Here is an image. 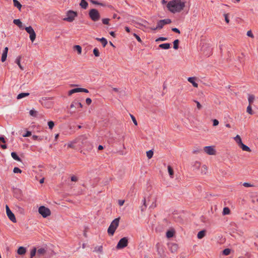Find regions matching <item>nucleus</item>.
<instances>
[{
    "label": "nucleus",
    "mask_w": 258,
    "mask_h": 258,
    "mask_svg": "<svg viewBox=\"0 0 258 258\" xmlns=\"http://www.w3.org/2000/svg\"><path fill=\"white\" fill-rule=\"evenodd\" d=\"M38 212L43 218H46L51 215V211L49 209L43 206L39 208Z\"/></svg>",
    "instance_id": "4"
},
{
    "label": "nucleus",
    "mask_w": 258,
    "mask_h": 258,
    "mask_svg": "<svg viewBox=\"0 0 258 258\" xmlns=\"http://www.w3.org/2000/svg\"><path fill=\"white\" fill-rule=\"evenodd\" d=\"M167 40V38L165 37H159L158 39L156 40V41H165Z\"/></svg>",
    "instance_id": "54"
},
{
    "label": "nucleus",
    "mask_w": 258,
    "mask_h": 258,
    "mask_svg": "<svg viewBox=\"0 0 258 258\" xmlns=\"http://www.w3.org/2000/svg\"><path fill=\"white\" fill-rule=\"evenodd\" d=\"M131 117H132V119L133 120V122L134 123V124L136 125H137L138 124V123H137V121L135 118V117L133 116V115H131Z\"/></svg>",
    "instance_id": "56"
},
{
    "label": "nucleus",
    "mask_w": 258,
    "mask_h": 258,
    "mask_svg": "<svg viewBox=\"0 0 258 258\" xmlns=\"http://www.w3.org/2000/svg\"><path fill=\"white\" fill-rule=\"evenodd\" d=\"M142 201H143V206L141 207V211H144L147 208L146 198H144Z\"/></svg>",
    "instance_id": "34"
},
{
    "label": "nucleus",
    "mask_w": 258,
    "mask_h": 258,
    "mask_svg": "<svg viewBox=\"0 0 258 258\" xmlns=\"http://www.w3.org/2000/svg\"><path fill=\"white\" fill-rule=\"evenodd\" d=\"M86 102L87 104L90 105L92 102V100L90 98H88L86 99Z\"/></svg>",
    "instance_id": "57"
},
{
    "label": "nucleus",
    "mask_w": 258,
    "mask_h": 258,
    "mask_svg": "<svg viewBox=\"0 0 258 258\" xmlns=\"http://www.w3.org/2000/svg\"><path fill=\"white\" fill-rule=\"evenodd\" d=\"M195 78L194 77H189L188 78L187 80L189 82L191 83L195 87H198V84L195 82Z\"/></svg>",
    "instance_id": "20"
},
{
    "label": "nucleus",
    "mask_w": 258,
    "mask_h": 258,
    "mask_svg": "<svg viewBox=\"0 0 258 258\" xmlns=\"http://www.w3.org/2000/svg\"><path fill=\"white\" fill-rule=\"evenodd\" d=\"M179 40L178 39L175 40L173 42V48L175 49L178 48Z\"/></svg>",
    "instance_id": "39"
},
{
    "label": "nucleus",
    "mask_w": 258,
    "mask_h": 258,
    "mask_svg": "<svg viewBox=\"0 0 258 258\" xmlns=\"http://www.w3.org/2000/svg\"><path fill=\"white\" fill-rule=\"evenodd\" d=\"M11 156L12 158L18 161H21V159L19 158V157L17 155V154L15 152H12L11 153Z\"/></svg>",
    "instance_id": "31"
},
{
    "label": "nucleus",
    "mask_w": 258,
    "mask_h": 258,
    "mask_svg": "<svg viewBox=\"0 0 258 258\" xmlns=\"http://www.w3.org/2000/svg\"><path fill=\"white\" fill-rule=\"evenodd\" d=\"M174 231L172 230H168L166 232V236L168 238H171V237H172L174 236Z\"/></svg>",
    "instance_id": "32"
},
{
    "label": "nucleus",
    "mask_w": 258,
    "mask_h": 258,
    "mask_svg": "<svg viewBox=\"0 0 258 258\" xmlns=\"http://www.w3.org/2000/svg\"><path fill=\"white\" fill-rule=\"evenodd\" d=\"M93 53L95 56H99L100 55V53L99 52L98 49L97 48H95L93 49Z\"/></svg>",
    "instance_id": "43"
},
{
    "label": "nucleus",
    "mask_w": 258,
    "mask_h": 258,
    "mask_svg": "<svg viewBox=\"0 0 258 258\" xmlns=\"http://www.w3.org/2000/svg\"><path fill=\"white\" fill-rule=\"evenodd\" d=\"M167 7L170 12L174 13L182 11L185 7V4L181 0H173L168 3Z\"/></svg>",
    "instance_id": "1"
},
{
    "label": "nucleus",
    "mask_w": 258,
    "mask_h": 258,
    "mask_svg": "<svg viewBox=\"0 0 258 258\" xmlns=\"http://www.w3.org/2000/svg\"><path fill=\"white\" fill-rule=\"evenodd\" d=\"M31 135V132L30 131H27L26 133L23 135L24 137H28Z\"/></svg>",
    "instance_id": "53"
},
{
    "label": "nucleus",
    "mask_w": 258,
    "mask_h": 258,
    "mask_svg": "<svg viewBox=\"0 0 258 258\" xmlns=\"http://www.w3.org/2000/svg\"><path fill=\"white\" fill-rule=\"evenodd\" d=\"M234 140L239 146L242 143L240 136L238 135L235 137L234 138Z\"/></svg>",
    "instance_id": "23"
},
{
    "label": "nucleus",
    "mask_w": 258,
    "mask_h": 258,
    "mask_svg": "<svg viewBox=\"0 0 258 258\" xmlns=\"http://www.w3.org/2000/svg\"><path fill=\"white\" fill-rule=\"evenodd\" d=\"M204 151L205 153L210 155H214L216 154V150L213 146H206L204 148Z\"/></svg>",
    "instance_id": "12"
},
{
    "label": "nucleus",
    "mask_w": 258,
    "mask_h": 258,
    "mask_svg": "<svg viewBox=\"0 0 258 258\" xmlns=\"http://www.w3.org/2000/svg\"><path fill=\"white\" fill-rule=\"evenodd\" d=\"M77 16V13L76 12L69 10L67 13V17L64 18L63 20L67 22H72Z\"/></svg>",
    "instance_id": "5"
},
{
    "label": "nucleus",
    "mask_w": 258,
    "mask_h": 258,
    "mask_svg": "<svg viewBox=\"0 0 258 258\" xmlns=\"http://www.w3.org/2000/svg\"><path fill=\"white\" fill-rule=\"evenodd\" d=\"M29 95V93H21L18 95L17 97V99H21L25 97H27Z\"/></svg>",
    "instance_id": "25"
},
{
    "label": "nucleus",
    "mask_w": 258,
    "mask_h": 258,
    "mask_svg": "<svg viewBox=\"0 0 258 258\" xmlns=\"http://www.w3.org/2000/svg\"><path fill=\"white\" fill-rule=\"evenodd\" d=\"M230 250L229 249V248H226V249H225L223 251V253L225 255H228L230 254Z\"/></svg>",
    "instance_id": "44"
},
{
    "label": "nucleus",
    "mask_w": 258,
    "mask_h": 258,
    "mask_svg": "<svg viewBox=\"0 0 258 258\" xmlns=\"http://www.w3.org/2000/svg\"><path fill=\"white\" fill-rule=\"evenodd\" d=\"M228 15H229L228 14H225L224 15V18H225V21H226V22L227 23H229V19L228 18Z\"/></svg>",
    "instance_id": "50"
},
{
    "label": "nucleus",
    "mask_w": 258,
    "mask_h": 258,
    "mask_svg": "<svg viewBox=\"0 0 258 258\" xmlns=\"http://www.w3.org/2000/svg\"><path fill=\"white\" fill-rule=\"evenodd\" d=\"M147 156L149 159H151L153 156V152L152 150H150L147 152Z\"/></svg>",
    "instance_id": "40"
},
{
    "label": "nucleus",
    "mask_w": 258,
    "mask_h": 258,
    "mask_svg": "<svg viewBox=\"0 0 258 258\" xmlns=\"http://www.w3.org/2000/svg\"><path fill=\"white\" fill-rule=\"evenodd\" d=\"M80 139V138L74 140L73 141H72V142L69 143L68 144V147L74 149L75 148V144H76L78 142V140Z\"/></svg>",
    "instance_id": "17"
},
{
    "label": "nucleus",
    "mask_w": 258,
    "mask_h": 258,
    "mask_svg": "<svg viewBox=\"0 0 258 258\" xmlns=\"http://www.w3.org/2000/svg\"><path fill=\"white\" fill-rule=\"evenodd\" d=\"M13 23L17 25L20 28H23V24L21 21L19 19H15L13 21Z\"/></svg>",
    "instance_id": "22"
},
{
    "label": "nucleus",
    "mask_w": 258,
    "mask_h": 258,
    "mask_svg": "<svg viewBox=\"0 0 258 258\" xmlns=\"http://www.w3.org/2000/svg\"><path fill=\"white\" fill-rule=\"evenodd\" d=\"M133 35L135 37L138 42H142L141 38L138 35H137L136 33H134Z\"/></svg>",
    "instance_id": "51"
},
{
    "label": "nucleus",
    "mask_w": 258,
    "mask_h": 258,
    "mask_svg": "<svg viewBox=\"0 0 258 258\" xmlns=\"http://www.w3.org/2000/svg\"><path fill=\"white\" fill-rule=\"evenodd\" d=\"M167 169H168V172L170 175V177L171 178H173V175H174V171H173L172 168L170 165H168L167 167Z\"/></svg>",
    "instance_id": "29"
},
{
    "label": "nucleus",
    "mask_w": 258,
    "mask_h": 258,
    "mask_svg": "<svg viewBox=\"0 0 258 258\" xmlns=\"http://www.w3.org/2000/svg\"><path fill=\"white\" fill-rule=\"evenodd\" d=\"M71 180L72 181H77L78 180V178L76 176L73 175L71 177Z\"/></svg>",
    "instance_id": "59"
},
{
    "label": "nucleus",
    "mask_w": 258,
    "mask_h": 258,
    "mask_svg": "<svg viewBox=\"0 0 258 258\" xmlns=\"http://www.w3.org/2000/svg\"><path fill=\"white\" fill-rule=\"evenodd\" d=\"M8 50H9L8 47H6L3 51L2 58H1V61L3 62H5L7 59Z\"/></svg>",
    "instance_id": "14"
},
{
    "label": "nucleus",
    "mask_w": 258,
    "mask_h": 258,
    "mask_svg": "<svg viewBox=\"0 0 258 258\" xmlns=\"http://www.w3.org/2000/svg\"><path fill=\"white\" fill-rule=\"evenodd\" d=\"M119 218H117L115 219L112 221V222L111 223L107 232L109 234L111 235H113L115 230L117 228L119 225Z\"/></svg>",
    "instance_id": "3"
},
{
    "label": "nucleus",
    "mask_w": 258,
    "mask_h": 258,
    "mask_svg": "<svg viewBox=\"0 0 258 258\" xmlns=\"http://www.w3.org/2000/svg\"><path fill=\"white\" fill-rule=\"evenodd\" d=\"M208 171V167L206 165H204L202 166L201 168V173L203 174H206L207 172Z\"/></svg>",
    "instance_id": "36"
},
{
    "label": "nucleus",
    "mask_w": 258,
    "mask_h": 258,
    "mask_svg": "<svg viewBox=\"0 0 258 258\" xmlns=\"http://www.w3.org/2000/svg\"><path fill=\"white\" fill-rule=\"evenodd\" d=\"M159 47L162 49H168L170 47V44L169 43H163L160 44Z\"/></svg>",
    "instance_id": "24"
},
{
    "label": "nucleus",
    "mask_w": 258,
    "mask_h": 258,
    "mask_svg": "<svg viewBox=\"0 0 258 258\" xmlns=\"http://www.w3.org/2000/svg\"><path fill=\"white\" fill-rule=\"evenodd\" d=\"M14 6L17 8L19 10H21L22 5L17 0H13Z\"/></svg>",
    "instance_id": "28"
},
{
    "label": "nucleus",
    "mask_w": 258,
    "mask_h": 258,
    "mask_svg": "<svg viewBox=\"0 0 258 258\" xmlns=\"http://www.w3.org/2000/svg\"><path fill=\"white\" fill-rule=\"evenodd\" d=\"M78 106L81 108H82L83 106L82 104L80 102H73L71 105V108L76 107V106Z\"/></svg>",
    "instance_id": "30"
},
{
    "label": "nucleus",
    "mask_w": 258,
    "mask_h": 258,
    "mask_svg": "<svg viewBox=\"0 0 258 258\" xmlns=\"http://www.w3.org/2000/svg\"><path fill=\"white\" fill-rule=\"evenodd\" d=\"M201 166V163L198 161H196L193 164V167L194 169H199Z\"/></svg>",
    "instance_id": "33"
},
{
    "label": "nucleus",
    "mask_w": 258,
    "mask_h": 258,
    "mask_svg": "<svg viewBox=\"0 0 258 258\" xmlns=\"http://www.w3.org/2000/svg\"><path fill=\"white\" fill-rule=\"evenodd\" d=\"M249 104L251 105L254 100V96L252 95H249L248 98Z\"/></svg>",
    "instance_id": "38"
},
{
    "label": "nucleus",
    "mask_w": 258,
    "mask_h": 258,
    "mask_svg": "<svg viewBox=\"0 0 258 258\" xmlns=\"http://www.w3.org/2000/svg\"><path fill=\"white\" fill-rule=\"evenodd\" d=\"M148 201H154L152 203V204H151V205L150 206V208H155L156 207V198L155 197L152 196L151 195L150 196V197H149L148 198Z\"/></svg>",
    "instance_id": "15"
},
{
    "label": "nucleus",
    "mask_w": 258,
    "mask_h": 258,
    "mask_svg": "<svg viewBox=\"0 0 258 258\" xmlns=\"http://www.w3.org/2000/svg\"><path fill=\"white\" fill-rule=\"evenodd\" d=\"M26 32L29 34L30 39L32 42H33L36 38V33L31 26L27 27L25 28Z\"/></svg>",
    "instance_id": "8"
},
{
    "label": "nucleus",
    "mask_w": 258,
    "mask_h": 258,
    "mask_svg": "<svg viewBox=\"0 0 258 258\" xmlns=\"http://www.w3.org/2000/svg\"><path fill=\"white\" fill-rule=\"evenodd\" d=\"M90 2L92 4H94V5H98L99 4V2L96 0H90Z\"/></svg>",
    "instance_id": "60"
},
{
    "label": "nucleus",
    "mask_w": 258,
    "mask_h": 258,
    "mask_svg": "<svg viewBox=\"0 0 258 258\" xmlns=\"http://www.w3.org/2000/svg\"><path fill=\"white\" fill-rule=\"evenodd\" d=\"M78 92H85V93H88L89 91L85 88H75L73 89H72L70 90L68 92V95L69 96L72 95L73 94Z\"/></svg>",
    "instance_id": "11"
},
{
    "label": "nucleus",
    "mask_w": 258,
    "mask_h": 258,
    "mask_svg": "<svg viewBox=\"0 0 258 258\" xmlns=\"http://www.w3.org/2000/svg\"><path fill=\"white\" fill-rule=\"evenodd\" d=\"M124 203V200H119L118 201V204L120 206H122Z\"/></svg>",
    "instance_id": "61"
},
{
    "label": "nucleus",
    "mask_w": 258,
    "mask_h": 258,
    "mask_svg": "<svg viewBox=\"0 0 258 258\" xmlns=\"http://www.w3.org/2000/svg\"><path fill=\"white\" fill-rule=\"evenodd\" d=\"M13 172L15 173H20L22 172V170L18 167H15L13 169Z\"/></svg>",
    "instance_id": "45"
},
{
    "label": "nucleus",
    "mask_w": 258,
    "mask_h": 258,
    "mask_svg": "<svg viewBox=\"0 0 258 258\" xmlns=\"http://www.w3.org/2000/svg\"><path fill=\"white\" fill-rule=\"evenodd\" d=\"M172 30L173 32H176V33H180V31L179 30V29H177V28H172Z\"/></svg>",
    "instance_id": "62"
},
{
    "label": "nucleus",
    "mask_w": 258,
    "mask_h": 258,
    "mask_svg": "<svg viewBox=\"0 0 258 258\" xmlns=\"http://www.w3.org/2000/svg\"><path fill=\"white\" fill-rule=\"evenodd\" d=\"M230 213V210L229 209V208L228 207H225L224 209H223V214L224 215H228Z\"/></svg>",
    "instance_id": "37"
},
{
    "label": "nucleus",
    "mask_w": 258,
    "mask_h": 258,
    "mask_svg": "<svg viewBox=\"0 0 258 258\" xmlns=\"http://www.w3.org/2000/svg\"><path fill=\"white\" fill-rule=\"evenodd\" d=\"M90 18L94 21H98L100 17L99 12L95 9H91L89 13Z\"/></svg>",
    "instance_id": "7"
},
{
    "label": "nucleus",
    "mask_w": 258,
    "mask_h": 258,
    "mask_svg": "<svg viewBox=\"0 0 258 258\" xmlns=\"http://www.w3.org/2000/svg\"><path fill=\"white\" fill-rule=\"evenodd\" d=\"M168 248L171 252H175L177 251L178 246L175 243H169L168 244Z\"/></svg>",
    "instance_id": "13"
},
{
    "label": "nucleus",
    "mask_w": 258,
    "mask_h": 258,
    "mask_svg": "<svg viewBox=\"0 0 258 258\" xmlns=\"http://www.w3.org/2000/svg\"><path fill=\"white\" fill-rule=\"evenodd\" d=\"M213 125L214 126H217L219 124V121L217 119H213Z\"/></svg>",
    "instance_id": "55"
},
{
    "label": "nucleus",
    "mask_w": 258,
    "mask_h": 258,
    "mask_svg": "<svg viewBox=\"0 0 258 258\" xmlns=\"http://www.w3.org/2000/svg\"><path fill=\"white\" fill-rule=\"evenodd\" d=\"M246 111L250 114H253V111L252 110L251 105L249 104V105L247 107Z\"/></svg>",
    "instance_id": "42"
},
{
    "label": "nucleus",
    "mask_w": 258,
    "mask_h": 258,
    "mask_svg": "<svg viewBox=\"0 0 258 258\" xmlns=\"http://www.w3.org/2000/svg\"><path fill=\"white\" fill-rule=\"evenodd\" d=\"M21 59V56H19L15 60V62L18 65L19 67L21 70H24V67L21 64L20 61Z\"/></svg>",
    "instance_id": "19"
},
{
    "label": "nucleus",
    "mask_w": 258,
    "mask_h": 258,
    "mask_svg": "<svg viewBox=\"0 0 258 258\" xmlns=\"http://www.w3.org/2000/svg\"><path fill=\"white\" fill-rule=\"evenodd\" d=\"M74 49L77 50L79 54H81L82 53V47L78 45H75L74 47Z\"/></svg>",
    "instance_id": "35"
},
{
    "label": "nucleus",
    "mask_w": 258,
    "mask_h": 258,
    "mask_svg": "<svg viewBox=\"0 0 258 258\" xmlns=\"http://www.w3.org/2000/svg\"><path fill=\"white\" fill-rule=\"evenodd\" d=\"M102 41H101V43H102V46L104 47L106 46V45H107V40L105 38H103L102 37Z\"/></svg>",
    "instance_id": "41"
},
{
    "label": "nucleus",
    "mask_w": 258,
    "mask_h": 258,
    "mask_svg": "<svg viewBox=\"0 0 258 258\" xmlns=\"http://www.w3.org/2000/svg\"><path fill=\"white\" fill-rule=\"evenodd\" d=\"M93 251L97 253H102L103 252V246L102 245L95 246Z\"/></svg>",
    "instance_id": "18"
},
{
    "label": "nucleus",
    "mask_w": 258,
    "mask_h": 258,
    "mask_svg": "<svg viewBox=\"0 0 258 258\" xmlns=\"http://www.w3.org/2000/svg\"><path fill=\"white\" fill-rule=\"evenodd\" d=\"M1 142L4 143H5L6 142L5 140L3 137H0V143H1Z\"/></svg>",
    "instance_id": "63"
},
{
    "label": "nucleus",
    "mask_w": 258,
    "mask_h": 258,
    "mask_svg": "<svg viewBox=\"0 0 258 258\" xmlns=\"http://www.w3.org/2000/svg\"><path fill=\"white\" fill-rule=\"evenodd\" d=\"M32 139H33V140H36L38 139V136H36V135H33V136H32Z\"/></svg>",
    "instance_id": "64"
},
{
    "label": "nucleus",
    "mask_w": 258,
    "mask_h": 258,
    "mask_svg": "<svg viewBox=\"0 0 258 258\" xmlns=\"http://www.w3.org/2000/svg\"><path fill=\"white\" fill-rule=\"evenodd\" d=\"M243 185L246 187L253 186V185L252 184H251L250 183H247V182L243 183Z\"/></svg>",
    "instance_id": "52"
},
{
    "label": "nucleus",
    "mask_w": 258,
    "mask_h": 258,
    "mask_svg": "<svg viewBox=\"0 0 258 258\" xmlns=\"http://www.w3.org/2000/svg\"><path fill=\"white\" fill-rule=\"evenodd\" d=\"M48 125L50 129H52L54 125V122L52 121H49L48 122Z\"/></svg>",
    "instance_id": "46"
},
{
    "label": "nucleus",
    "mask_w": 258,
    "mask_h": 258,
    "mask_svg": "<svg viewBox=\"0 0 258 258\" xmlns=\"http://www.w3.org/2000/svg\"><path fill=\"white\" fill-rule=\"evenodd\" d=\"M197 104V107L198 108V109H201L202 107L201 104H200V103L198 101H196V100H195L194 101Z\"/></svg>",
    "instance_id": "49"
},
{
    "label": "nucleus",
    "mask_w": 258,
    "mask_h": 258,
    "mask_svg": "<svg viewBox=\"0 0 258 258\" xmlns=\"http://www.w3.org/2000/svg\"><path fill=\"white\" fill-rule=\"evenodd\" d=\"M46 253V250L44 248H40L38 250L35 247L33 248L30 252V258H40Z\"/></svg>",
    "instance_id": "2"
},
{
    "label": "nucleus",
    "mask_w": 258,
    "mask_h": 258,
    "mask_svg": "<svg viewBox=\"0 0 258 258\" xmlns=\"http://www.w3.org/2000/svg\"><path fill=\"white\" fill-rule=\"evenodd\" d=\"M247 35L251 38H253L254 37L251 31H247Z\"/></svg>",
    "instance_id": "58"
},
{
    "label": "nucleus",
    "mask_w": 258,
    "mask_h": 258,
    "mask_svg": "<svg viewBox=\"0 0 258 258\" xmlns=\"http://www.w3.org/2000/svg\"><path fill=\"white\" fill-rule=\"evenodd\" d=\"M109 19L104 18L102 19V22L104 24L108 25L109 24Z\"/></svg>",
    "instance_id": "47"
},
{
    "label": "nucleus",
    "mask_w": 258,
    "mask_h": 258,
    "mask_svg": "<svg viewBox=\"0 0 258 258\" xmlns=\"http://www.w3.org/2000/svg\"><path fill=\"white\" fill-rule=\"evenodd\" d=\"M206 235V231L202 230L198 232L197 237L199 239L203 238Z\"/></svg>",
    "instance_id": "27"
},
{
    "label": "nucleus",
    "mask_w": 258,
    "mask_h": 258,
    "mask_svg": "<svg viewBox=\"0 0 258 258\" xmlns=\"http://www.w3.org/2000/svg\"><path fill=\"white\" fill-rule=\"evenodd\" d=\"M171 23V21L169 19H166L164 20H160L157 23V25L155 28H152L151 29L153 30H156L157 29H161L166 24H168Z\"/></svg>",
    "instance_id": "6"
},
{
    "label": "nucleus",
    "mask_w": 258,
    "mask_h": 258,
    "mask_svg": "<svg viewBox=\"0 0 258 258\" xmlns=\"http://www.w3.org/2000/svg\"><path fill=\"white\" fill-rule=\"evenodd\" d=\"M37 112L34 110H31L29 112L30 115L35 116L36 115Z\"/></svg>",
    "instance_id": "48"
},
{
    "label": "nucleus",
    "mask_w": 258,
    "mask_h": 258,
    "mask_svg": "<svg viewBox=\"0 0 258 258\" xmlns=\"http://www.w3.org/2000/svg\"><path fill=\"white\" fill-rule=\"evenodd\" d=\"M128 240L126 237L121 238L118 242L116 248L118 249L123 248L127 245Z\"/></svg>",
    "instance_id": "9"
},
{
    "label": "nucleus",
    "mask_w": 258,
    "mask_h": 258,
    "mask_svg": "<svg viewBox=\"0 0 258 258\" xmlns=\"http://www.w3.org/2000/svg\"><path fill=\"white\" fill-rule=\"evenodd\" d=\"M80 6L82 8L86 9L88 4L87 2L85 1V0H81V3H80Z\"/></svg>",
    "instance_id": "21"
},
{
    "label": "nucleus",
    "mask_w": 258,
    "mask_h": 258,
    "mask_svg": "<svg viewBox=\"0 0 258 258\" xmlns=\"http://www.w3.org/2000/svg\"><path fill=\"white\" fill-rule=\"evenodd\" d=\"M6 213L9 219L13 222H16V219L15 218L14 214L12 213V212L11 211L9 207L7 205H6Z\"/></svg>",
    "instance_id": "10"
},
{
    "label": "nucleus",
    "mask_w": 258,
    "mask_h": 258,
    "mask_svg": "<svg viewBox=\"0 0 258 258\" xmlns=\"http://www.w3.org/2000/svg\"><path fill=\"white\" fill-rule=\"evenodd\" d=\"M26 249L24 247L20 246L17 250V253L20 255H23L25 254Z\"/></svg>",
    "instance_id": "16"
},
{
    "label": "nucleus",
    "mask_w": 258,
    "mask_h": 258,
    "mask_svg": "<svg viewBox=\"0 0 258 258\" xmlns=\"http://www.w3.org/2000/svg\"><path fill=\"white\" fill-rule=\"evenodd\" d=\"M239 147L242 149V150L243 151H247V152H250L251 151L250 149L248 146H247L246 145L243 144V143H242L239 146Z\"/></svg>",
    "instance_id": "26"
}]
</instances>
